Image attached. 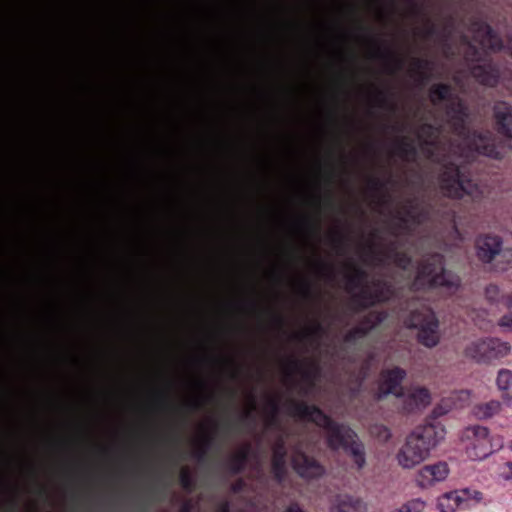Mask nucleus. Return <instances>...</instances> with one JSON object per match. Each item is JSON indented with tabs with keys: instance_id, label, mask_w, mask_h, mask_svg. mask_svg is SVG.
Listing matches in <instances>:
<instances>
[{
	"instance_id": "obj_1",
	"label": "nucleus",
	"mask_w": 512,
	"mask_h": 512,
	"mask_svg": "<svg viewBox=\"0 0 512 512\" xmlns=\"http://www.w3.org/2000/svg\"><path fill=\"white\" fill-rule=\"evenodd\" d=\"M430 101L438 105L442 101L446 104L448 124L454 135L460 139V155L467 162H473L477 157L484 156L490 159L501 160L505 157L506 146L512 150V106L505 101H497L493 106V115L498 133L507 138L506 141H497L492 132L471 130L467 124L469 117L465 102L453 95V88L447 83H437L429 90Z\"/></svg>"
},
{
	"instance_id": "obj_2",
	"label": "nucleus",
	"mask_w": 512,
	"mask_h": 512,
	"mask_svg": "<svg viewBox=\"0 0 512 512\" xmlns=\"http://www.w3.org/2000/svg\"><path fill=\"white\" fill-rule=\"evenodd\" d=\"M420 131L426 136L423 145L427 147V157L433 163L441 166L438 180L444 195L452 199H461L467 195L474 201L479 200L482 197L481 187L466 177L462 168L447 153L440 151L438 141L441 132L440 127L431 123H424Z\"/></svg>"
},
{
	"instance_id": "obj_3",
	"label": "nucleus",
	"mask_w": 512,
	"mask_h": 512,
	"mask_svg": "<svg viewBox=\"0 0 512 512\" xmlns=\"http://www.w3.org/2000/svg\"><path fill=\"white\" fill-rule=\"evenodd\" d=\"M287 412L292 417L321 428L327 436L328 448H359L355 431L345 424L334 421L318 406L291 399L287 404Z\"/></svg>"
},
{
	"instance_id": "obj_4",
	"label": "nucleus",
	"mask_w": 512,
	"mask_h": 512,
	"mask_svg": "<svg viewBox=\"0 0 512 512\" xmlns=\"http://www.w3.org/2000/svg\"><path fill=\"white\" fill-rule=\"evenodd\" d=\"M460 286V277L445 268V258L440 253L427 254L419 261L412 283L418 291L442 289L449 295L456 293Z\"/></svg>"
},
{
	"instance_id": "obj_5",
	"label": "nucleus",
	"mask_w": 512,
	"mask_h": 512,
	"mask_svg": "<svg viewBox=\"0 0 512 512\" xmlns=\"http://www.w3.org/2000/svg\"><path fill=\"white\" fill-rule=\"evenodd\" d=\"M352 273L346 276L347 290L360 291L352 297L355 310L361 311L373 307L376 304L386 303L394 297L393 285L383 279L372 282V288L367 285L368 273L365 269L352 265Z\"/></svg>"
},
{
	"instance_id": "obj_6",
	"label": "nucleus",
	"mask_w": 512,
	"mask_h": 512,
	"mask_svg": "<svg viewBox=\"0 0 512 512\" xmlns=\"http://www.w3.org/2000/svg\"><path fill=\"white\" fill-rule=\"evenodd\" d=\"M475 255L490 270L506 271L512 268V248L503 246V239L493 233L480 234L475 239Z\"/></svg>"
},
{
	"instance_id": "obj_7",
	"label": "nucleus",
	"mask_w": 512,
	"mask_h": 512,
	"mask_svg": "<svg viewBox=\"0 0 512 512\" xmlns=\"http://www.w3.org/2000/svg\"><path fill=\"white\" fill-rule=\"evenodd\" d=\"M404 324L408 328L418 329V341L425 347L433 348L439 343V321L428 306L421 304L411 309L404 318Z\"/></svg>"
},
{
	"instance_id": "obj_8",
	"label": "nucleus",
	"mask_w": 512,
	"mask_h": 512,
	"mask_svg": "<svg viewBox=\"0 0 512 512\" xmlns=\"http://www.w3.org/2000/svg\"><path fill=\"white\" fill-rule=\"evenodd\" d=\"M465 59L473 63L470 67V73L480 85L491 88L498 85L501 77L498 64L491 59H484L477 46L468 43Z\"/></svg>"
},
{
	"instance_id": "obj_9",
	"label": "nucleus",
	"mask_w": 512,
	"mask_h": 512,
	"mask_svg": "<svg viewBox=\"0 0 512 512\" xmlns=\"http://www.w3.org/2000/svg\"><path fill=\"white\" fill-rule=\"evenodd\" d=\"M508 342L498 338H485L472 342L465 349V355L477 362L488 363L505 357L510 352Z\"/></svg>"
},
{
	"instance_id": "obj_10",
	"label": "nucleus",
	"mask_w": 512,
	"mask_h": 512,
	"mask_svg": "<svg viewBox=\"0 0 512 512\" xmlns=\"http://www.w3.org/2000/svg\"><path fill=\"white\" fill-rule=\"evenodd\" d=\"M213 395H209L204 399L196 398L185 403L181 408H175L168 401L167 397L160 395L156 402V408L161 411L171 410L173 415L168 421V424L173 427L183 426L187 423L188 415L201 410L206 402L212 401Z\"/></svg>"
},
{
	"instance_id": "obj_11",
	"label": "nucleus",
	"mask_w": 512,
	"mask_h": 512,
	"mask_svg": "<svg viewBox=\"0 0 512 512\" xmlns=\"http://www.w3.org/2000/svg\"><path fill=\"white\" fill-rule=\"evenodd\" d=\"M444 434L442 427L433 424L418 426L407 437L406 448H435Z\"/></svg>"
},
{
	"instance_id": "obj_12",
	"label": "nucleus",
	"mask_w": 512,
	"mask_h": 512,
	"mask_svg": "<svg viewBox=\"0 0 512 512\" xmlns=\"http://www.w3.org/2000/svg\"><path fill=\"white\" fill-rule=\"evenodd\" d=\"M397 398L402 400V409L406 413L423 409L431 402L430 391L420 386L405 387L398 391Z\"/></svg>"
},
{
	"instance_id": "obj_13",
	"label": "nucleus",
	"mask_w": 512,
	"mask_h": 512,
	"mask_svg": "<svg viewBox=\"0 0 512 512\" xmlns=\"http://www.w3.org/2000/svg\"><path fill=\"white\" fill-rule=\"evenodd\" d=\"M471 31L484 49L493 52L501 51L504 48L503 41L498 33L484 20L475 18L471 22Z\"/></svg>"
},
{
	"instance_id": "obj_14",
	"label": "nucleus",
	"mask_w": 512,
	"mask_h": 512,
	"mask_svg": "<svg viewBox=\"0 0 512 512\" xmlns=\"http://www.w3.org/2000/svg\"><path fill=\"white\" fill-rule=\"evenodd\" d=\"M406 377V371L401 367L384 369L380 373L379 398L394 395L397 398L398 391L403 390L402 382Z\"/></svg>"
},
{
	"instance_id": "obj_15",
	"label": "nucleus",
	"mask_w": 512,
	"mask_h": 512,
	"mask_svg": "<svg viewBox=\"0 0 512 512\" xmlns=\"http://www.w3.org/2000/svg\"><path fill=\"white\" fill-rule=\"evenodd\" d=\"M465 440L472 441L474 448L477 445L480 448H503L504 442L502 437L491 434L487 427L474 425L467 428L463 434Z\"/></svg>"
},
{
	"instance_id": "obj_16",
	"label": "nucleus",
	"mask_w": 512,
	"mask_h": 512,
	"mask_svg": "<svg viewBox=\"0 0 512 512\" xmlns=\"http://www.w3.org/2000/svg\"><path fill=\"white\" fill-rule=\"evenodd\" d=\"M385 319V314L379 311H370L366 315H364L359 325L350 329L344 335V342L353 344L357 340L364 338L367 336L376 326L381 324Z\"/></svg>"
},
{
	"instance_id": "obj_17",
	"label": "nucleus",
	"mask_w": 512,
	"mask_h": 512,
	"mask_svg": "<svg viewBox=\"0 0 512 512\" xmlns=\"http://www.w3.org/2000/svg\"><path fill=\"white\" fill-rule=\"evenodd\" d=\"M370 251L372 259L377 265H383L384 259L391 260L396 267L402 270H408L412 265L411 256L407 252L399 250L396 242H391L384 251L378 252L373 246Z\"/></svg>"
},
{
	"instance_id": "obj_18",
	"label": "nucleus",
	"mask_w": 512,
	"mask_h": 512,
	"mask_svg": "<svg viewBox=\"0 0 512 512\" xmlns=\"http://www.w3.org/2000/svg\"><path fill=\"white\" fill-rule=\"evenodd\" d=\"M290 458L293 469L303 478H316L323 474V467L303 450H293Z\"/></svg>"
},
{
	"instance_id": "obj_19",
	"label": "nucleus",
	"mask_w": 512,
	"mask_h": 512,
	"mask_svg": "<svg viewBox=\"0 0 512 512\" xmlns=\"http://www.w3.org/2000/svg\"><path fill=\"white\" fill-rule=\"evenodd\" d=\"M449 467L446 462H437L422 467L416 476L417 485L421 488H428L438 482L444 481L449 475Z\"/></svg>"
},
{
	"instance_id": "obj_20",
	"label": "nucleus",
	"mask_w": 512,
	"mask_h": 512,
	"mask_svg": "<svg viewBox=\"0 0 512 512\" xmlns=\"http://www.w3.org/2000/svg\"><path fill=\"white\" fill-rule=\"evenodd\" d=\"M404 212L405 216L399 218L401 225H406L408 222L421 225L430 219L433 207L422 206L415 198H410L406 202Z\"/></svg>"
},
{
	"instance_id": "obj_21",
	"label": "nucleus",
	"mask_w": 512,
	"mask_h": 512,
	"mask_svg": "<svg viewBox=\"0 0 512 512\" xmlns=\"http://www.w3.org/2000/svg\"><path fill=\"white\" fill-rule=\"evenodd\" d=\"M230 468L234 473L245 471L248 467L249 460L253 458L255 460L254 474L260 476L263 473L262 462L260 461V450H234Z\"/></svg>"
},
{
	"instance_id": "obj_22",
	"label": "nucleus",
	"mask_w": 512,
	"mask_h": 512,
	"mask_svg": "<svg viewBox=\"0 0 512 512\" xmlns=\"http://www.w3.org/2000/svg\"><path fill=\"white\" fill-rule=\"evenodd\" d=\"M286 371L288 374L300 373L305 381L312 382L319 372V366L316 363L307 364L295 357H290L286 363Z\"/></svg>"
},
{
	"instance_id": "obj_23",
	"label": "nucleus",
	"mask_w": 512,
	"mask_h": 512,
	"mask_svg": "<svg viewBox=\"0 0 512 512\" xmlns=\"http://www.w3.org/2000/svg\"><path fill=\"white\" fill-rule=\"evenodd\" d=\"M365 504L358 497L339 494L332 503V512H365Z\"/></svg>"
},
{
	"instance_id": "obj_24",
	"label": "nucleus",
	"mask_w": 512,
	"mask_h": 512,
	"mask_svg": "<svg viewBox=\"0 0 512 512\" xmlns=\"http://www.w3.org/2000/svg\"><path fill=\"white\" fill-rule=\"evenodd\" d=\"M287 450H273L271 469L275 480L284 483L288 471Z\"/></svg>"
},
{
	"instance_id": "obj_25",
	"label": "nucleus",
	"mask_w": 512,
	"mask_h": 512,
	"mask_svg": "<svg viewBox=\"0 0 512 512\" xmlns=\"http://www.w3.org/2000/svg\"><path fill=\"white\" fill-rule=\"evenodd\" d=\"M428 450H399L396 458L405 469L413 468L428 457Z\"/></svg>"
},
{
	"instance_id": "obj_26",
	"label": "nucleus",
	"mask_w": 512,
	"mask_h": 512,
	"mask_svg": "<svg viewBox=\"0 0 512 512\" xmlns=\"http://www.w3.org/2000/svg\"><path fill=\"white\" fill-rule=\"evenodd\" d=\"M374 57L378 59H382L385 61L387 65H392L393 68L390 69V73H393L394 71H399L404 66V61L402 58L398 57L391 49L388 47H381L379 45H376V49L374 51Z\"/></svg>"
},
{
	"instance_id": "obj_27",
	"label": "nucleus",
	"mask_w": 512,
	"mask_h": 512,
	"mask_svg": "<svg viewBox=\"0 0 512 512\" xmlns=\"http://www.w3.org/2000/svg\"><path fill=\"white\" fill-rule=\"evenodd\" d=\"M461 500L456 490L447 492L437 499V509L440 512H455L458 508H462Z\"/></svg>"
},
{
	"instance_id": "obj_28",
	"label": "nucleus",
	"mask_w": 512,
	"mask_h": 512,
	"mask_svg": "<svg viewBox=\"0 0 512 512\" xmlns=\"http://www.w3.org/2000/svg\"><path fill=\"white\" fill-rule=\"evenodd\" d=\"M396 153L406 161H414L417 157V148L408 138H402L395 145Z\"/></svg>"
},
{
	"instance_id": "obj_29",
	"label": "nucleus",
	"mask_w": 512,
	"mask_h": 512,
	"mask_svg": "<svg viewBox=\"0 0 512 512\" xmlns=\"http://www.w3.org/2000/svg\"><path fill=\"white\" fill-rule=\"evenodd\" d=\"M456 492L459 498L463 499L461 500L462 508H470L483 500V493L476 489L464 488L456 490Z\"/></svg>"
},
{
	"instance_id": "obj_30",
	"label": "nucleus",
	"mask_w": 512,
	"mask_h": 512,
	"mask_svg": "<svg viewBox=\"0 0 512 512\" xmlns=\"http://www.w3.org/2000/svg\"><path fill=\"white\" fill-rule=\"evenodd\" d=\"M497 387L503 393V397L512 399V371L501 369L496 379Z\"/></svg>"
},
{
	"instance_id": "obj_31",
	"label": "nucleus",
	"mask_w": 512,
	"mask_h": 512,
	"mask_svg": "<svg viewBox=\"0 0 512 512\" xmlns=\"http://www.w3.org/2000/svg\"><path fill=\"white\" fill-rule=\"evenodd\" d=\"M413 72L417 75L421 82L428 81L431 77L430 70L432 62L425 58H414L412 60Z\"/></svg>"
},
{
	"instance_id": "obj_32",
	"label": "nucleus",
	"mask_w": 512,
	"mask_h": 512,
	"mask_svg": "<svg viewBox=\"0 0 512 512\" xmlns=\"http://www.w3.org/2000/svg\"><path fill=\"white\" fill-rule=\"evenodd\" d=\"M374 101L379 108L387 109L391 112H395L397 109L396 104L391 99V93L387 90L375 88Z\"/></svg>"
},
{
	"instance_id": "obj_33",
	"label": "nucleus",
	"mask_w": 512,
	"mask_h": 512,
	"mask_svg": "<svg viewBox=\"0 0 512 512\" xmlns=\"http://www.w3.org/2000/svg\"><path fill=\"white\" fill-rule=\"evenodd\" d=\"M500 410V403L496 400H492L486 403H481L476 406L474 413L480 419H488L496 415Z\"/></svg>"
},
{
	"instance_id": "obj_34",
	"label": "nucleus",
	"mask_w": 512,
	"mask_h": 512,
	"mask_svg": "<svg viewBox=\"0 0 512 512\" xmlns=\"http://www.w3.org/2000/svg\"><path fill=\"white\" fill-rule=\"evenodd\" d=\"M195 475V469L188 465H185L180 469L179 481L182 488L188 493L192 492L195 487Z\"/></svg>"
},
{
	"instance_id": "obj_35",
	"label": "nucleus",
	"mask_w": 512,
	"mask_h": 512,
	"mask_svg": "<svg viewBox=\"0 0 512 512\" xmlns=\"http://www.w3.org/2000/svg\"><path fill=\"white\" fill-rule=\"evenodd\" d=\"M265 413L268 424L275 425L278 422V415L280 413V404L278 398L269 397L267 399Z\"/></svg>"
},
{
	"instance_id": "obj_36",
	"label": "nucleus",
	"mask_w": 512,
	"mask_h": 512,
	"mask_svg": "<svg viewBox=\"0 0 512 512\" xmlns=\"http://www.w3.org/2000/svg\"><path fill=\"white\" fill-rule=\"evenodd\" d=\"M426 502L420 498L410 499L392 512H424Z\"/></svg>"
},
{
	"instance_id": "obj_37",
	"label": "nucleus",
	"mask_w": 512,
	"mask_h": 512,
	"mask_svg": "<svg viewBox=\"0 0 512 512\" xmlns=\"http://www.w3.org/2000/svg\"><path fill=\"white\" fill-rule=\"evenodd\" d=\"M506 296L507 295H504L500 288L495 284H489L485 288V297L491 304L504 305Z\"/></svg>"
},
{
	"instance_id": "obj_38",
	"label": "nucleus",
	"mask_w": 512,
	"mask_h": 512,
	"mask_svg": "<svg viewBox=\"0 0 512 512\" xmlns=\"http://www.w3.org/2000/svg\"><path fill=\"white\" fill-rule=\"evenodd\" d=\"M345 457L352 462L357 469H360L365 464L364 450H343Z\"/></svg>"
},
{
	"instance_id": "obj_39",
	"label": "nucleus",
	"mask_w": 512,
	"mask_h": 512,
	"mask_svg": "<svg viewBox=\"0 0 512 512\" xmlns=\"http://www.w3.org/2000/svg\"><path fill=\"white\" fill-rule=\"evenodd\" d=\"M390 180V178L388 180H382L379 177L371 176L368 179V186L372 191L381 192L386 189V186Z\"/></svg>"
},
{
	"instance_id": "obj_40",
	"label": "nucleus",
	"mask_w": 512,
	"mask_h": 512,
	"mask_svg": "<svg viewBox=\"0 0 512 512\" xmlns=\"http://www.w3.org/2000/svg\"><path fill=\"white\" fill-rule=\"evenodd\" d=\"M255 410H256L255 398H254V396H251V407L241 413V415L238 417V421L240 423L254 422V420H255L254 411Z\"/></svg>"
},
{
	"instance_id": "obj_41",
	"label": "nucleus",
	"mask_w": 512,
	"mask_h": 512,
	"mask_svg": "<svg viewBox=\"0 0 512 512\" xmlns=\"http://www.w3.org/2000/svg\"><path fill=\"white\" fill-rule=\"evenodd\" d=\"M317 267H318V270L319 272L321 273V275L328 281H332L334 280L335 278V271H334V268L326 263V262H323V261H318L317 262Z\"/></svg>"
},
{
	"instance_id": "obj_42",
	"label": "nucleus",
	"mask_w": 512,
	"mask_h": 512,
	"mask_svg": "<svg viewBox=\"0 0 512 512\" xmlns=\"http://www.w3.org/2000/svg\"><path fill=\"white\" fill-rule=\"evenodd\" d=\"M210 425L213 427V428H219V427H224V428H230L232 426V420L230 418H224V419H211L209 421Z\"/></svg>"
},
{
	"instance_id": "obj_43",
	"label": "nucleus",
	"mask_w": 512,
	"mask_h": 512,
	"mask_svg": "<svg viewBox=\"0 0 512 512\" xmlns=\"http://www.w3.org/2000/svg\"><path fill=\"white\" fill-rule=\"evenodd\" d=\"M191 452L192 458L197 462V465L200 466L206 457V452L208 450H189Z\"/></svg>"
},
{
	"instance_id": "obj_44",
	"label": "nucleus",
	"mask_w": 512,
	"mask_h": 512,
	"mask_svg": "<svg viewBox=\"0 0 512 512\" xmlns=\"http://www.w3.org/2000/svg\"><path fill=\"white\" fill-rule=\"evenodd\" d=\"M196 503L192 499L183 500L179 512H194Z\"/></svg>"
},
{
	"instance_id": "obj_45",
	"label": "nucleus",
	"mask_w": 512,
	"mask_h": 512,
	"mask_svg": "<svg viewBox=\"0 0 512 512\" xmlns=\"http://www.w3.org/2000/svg\"><path fill=\"white\" fill-rule=\"evenodd\" d=\"M269 312H270L271 319H272L273 323L277 327L282 328L285 324L283 316L275 311H269Z\"/></svg>"
},
{
	"instance_id": "obj_46",
	"label": "nucleus",
	"mask_w": 512,
	"mask_h": 512,
	"mask_svg": "<svg viewBox=\"0 0 512 512\" xmlns=\"http://www.w3.org/2000/svg\"><path fill=\"white\" fill-rule=\"evenodd\" d=\"M499 325L512 330V312L501 317Z\"/></svg>"
},
{
	"instance_id": "obj_47",
	"label": "nucleus",
	"mask_w": 512,
	"mask_h": 512,
	"mask_svg": "<svg viewBox=\"0 0 512 512\" xmlns=\"http://www.w3.org/2000/svg\"><path fill=\"white\" fill-rule=\"evenodd\" d=\"M154 426H155V422L151 421L150 419H145V420L135 424V427L137 429H141V430H150V429L154 428Z\"/></svg>"
},
{
	"instance_id": "obj_48",
	"label": "nucleus",
	"mask_w": 512,
	"mask_h": 512,
	"mask_svg": "<svg viewBox=\"0 0 512 512\" xmlns=\"http://www.w3.org/2000/svg\"><path fill=\"white\" fill-rule=\"evenodd\" d=\"M307 227L313 235H318L320 232V225L318 221L307 219Z\"/></svg>"
},
{
	"instance_id": "obj_49",
	"label": "nucleus",
	"mask_w": 512,
	"mask_h": 512,
	"mask_svg": "<svg viewBox=\"0 0 512 512\" xmlns=\"http://www.w3.org/2000/svg\"><path fill=\"white\" fill-rule=\"evenodd\" d=\"M331 240L335 246H341L345 241V236L340 231H336L332 235Z\"/></svg>"
},
{
	"instance_id": "obj_50",
	"label": "nucleus",
	"mask_w": 512,
	"mask_h": 512,
	"mask_svg": "<svg viewBox=\"0 0 512 512\" xmlns=\"http://www.w3.org/2000/svg\"><path fill=\"white\" fill-rule=\"evenodd\" d=\"M301 292L303 294V296L305 298H311L312 296V289H311V285L309 282L307 281H303L301 283Z\"/></svg>"
},
{
	"instance_id": "obj_51",
	"label": "nucleus",
	"mask_w": 512,
	"mask_h": 512,
	"mask_svg": "<svg viewBox=\"0 0 512 512\" xmlns=\"http://www.w3.org/2000/svg\"><path fill=\"white\" fill-rule=\"evenodd\" d=\"M503 477L506 480L512 479V462H507L503 466Z\"/></svg>"
},
{
	"instance_id": "obj_52",
	"label": "nucleus",
	"mask_w": 512,
	"mask_h": 512,
	"mask_svg": "<svg viewBox=\"0 0 512 512\" xmlns=\"http://www.w3.org/2000/svg\"><path fill=\"white\" fill-rule=\"evenodd\" d=\"M310 333L319 336L323 333V327L320 323H316L315 326L311 329Z\"/></svg>"
},
{
	"instance_id": "obj_53",
	"label": "nucleus",
	"mask_w": 512,
	"mask_h": 512,
	"mask_svg": "<svg viewBox=\"0 0 512 512\" xmlns=\"http://www.w3.org/2000/svg\"><path fill=\"white\" fill-rule=\"evenodd\" d=\"M325 204L330 208H334V206H335L333 197H332V193L330 191L327 193V195L325 197Z\"/></svg>"
},
{
	"instance_id": "obj_54",
	"label": "nucleus",
	"mask_w": 512,
	"mask_h": 512,
	"mask_svg": "<svg viewBox=\"0 0 512 512\" xmlns=\"http://www.w3.org/2000/svg\"><path fill=\"white\" fill-rule=\"evenodd\" d=\"M436 33V27L435 25L431 24L427 29L425 30V34L427 36H433Z\"/></svg>"
},
{
	"instance_id": "obj_55",
	"label": "nucleus",
	"mask_w": 512,
	"mask_h": 512,
	"mask_svg": "<svg viewBox=\"0 0 512 512\" xmlns=\"http://www.w3.org/2000/svg\"><path fill=\"white\" fill-rule=\"evenodd\" d=\"M504 306L509 309H512V293L506 296Z\"/></svg>"
},
{
	"instance_id": "obj_56",
	"label": "nucleus",
	"mask_w": 512,
	"mask_h": 512,
	"mask_svg": "<svg viewBox=\"0 0 512 512\" xmlns=\"http://www.w3.org/2000/svg\"><path fill=\"white\" fill-rule=\"evenodd\" d=\"M285 512H303L298 506L292 505L285 510Z\"/></svg>"
},
{
	"instance_id": "obj_57",
	"label": "nucleus",
	"mask_w": 512,
	"mask_h": 512,
	"mask_svg": "<svg viewBox=\"0 0 512 512\" xmlns=\"http://www.w3.org/2000/svg\"><path fill=\"white\" fill-rule=\"evenodd\" d=\"M225 361H226L227 363L231 364V365H234V364H235L234 360H233V359H230V358H229V359H226Z\"/></svg>"
},
{
	"instance_id": "obj_58",
	"label": "nucleus",
	"mask_w": 512,
	"mask_h": 512,
	"mask_svg": "<svg viewBox=\"0 0 512 512\" xmlns=\"http://www.w3.org/2000/svg\"><path fill=\"white\" fill-rule=\"evenodd\" d=\"M392 129L397 132L402 131L398 126H392Z\"/></svg>"
},
{
	"instance_id": "obj_59",
	"label": "nucleus",
	"mask_w": 512,
	"mask_h": 512,
	"mask_svg": "<svg viewBox=\"0 0 512 512\" xmlns=\"http://www.w3.org/2000/svg\"><path fill=\"white\" fill-rule=\"evenodd\" d=\"M384 437L387 438L389 436V433H388V430L386 428H384Z\"/></svg>"
},
{
	"instance_id": "obj_60",
	"label": "nucleus",
	"mask_w": 512,
	"mask_h": 512,
	"mask_svg": "<svg viewBox=\"0 0 512 512\" xmlns=\"http://www.w3.org/2000/svg\"><path fill=\"white\" fill-rule=\"evenodd\" d=\"M237 448H245V449H248V448H252L250 445H244V446H238Z\"/></svg>"
},
{
	"instance_id": "obj_61",
	"label": "nucleus",
	"mask_w": 512,
	"mask_h": 512,
	"mask_svg": "<svg viewBox=\"0 0 512 512\" xmlns=\"http://www.w3.org/2000/svg\"><path fill=\"white\" fill-rule=\"evenodd\" d=\"M272 448H277V449H280V448H285L283 445H276V446H273Z\"/></svg>"
},
{
	"instance_id": "obj_62",
	"label": "nucleus",
	"mask_w": 512,
	"mask_h": 512,
	"mask_svg": "<svg viewBox=\"0 0 512 512\" xmlns=\"http://www.w3.org/2000/svg\"><path fill=\"white\" fill-rule=\"evenodd\" d=\"M237 375H238V372H237V371H234V372L232 373V377H233V378H236V377H237Z\"/></svg>"
},
{
	"instance_id": "obj_63",
	"label": "nucleus",
	"mask_w": 512,
	"mask_h": 512,
	"mask_svg": "<svg viewBox=\"0 0 512 512\" xmlns=\"http://www.w3.org/2000/svg\"><path fill=\"white\" fill-rule=\"evenodd\" d=\"M250 306L253 307V308H256V303L255 302H250Z\"/></svg>"
},
{
	"instance_id": "obj_64",
	"label": "nucleus",
	"mask_w": 512,
	"mask_h": 512,
	"mask_svg": "<svg viewBox=\"0 0 512 512\" xmlns=\"http://www.w3.org/2000/svg\"><path fill=\"white\" fill-rule=\"evenodd\" d=\"M230 394H231V397H232V398H234V396H235V391H231V392H230Z\"/></svg>"
}]
</instances>
